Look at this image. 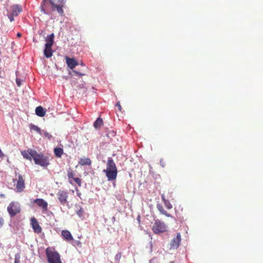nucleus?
Masks as SVG:
<instances>
[{
	"label": "nucleus",
	"instance_id": "nucleus-4",
	"mask_svg": "<svg viewBox=\"0 0 263 263\" xmlns=\"http://www.w3.org/2000/svg\"><path fill=\"white\" fill-rule=\"evenodd\" d=\"M46 255L49 263H62L60 254L54 249L47 248L46 249Z\"/></svg>",
	"mask_w": 263,
	"mask_h": 263
},
{
	"label": "nucleus",
	"instance_id": "nucleus-12",
	"mask_svg": "<svg viewBox=\"0 0 263 263\" xmlns=\"http://www.w3.org/2000/svg\"><path fill=\"white\" fill-rule=\"evenodd\" d=\"M11 11L12 14L16 16L22 11V6L19 5H13L11 7Z\"/></svg>",
	"mask_w": 263,
	"mask_h": 263
},
{
	"label": "nucleus",
	"instance_id": "nucleus-15",
	"mask_svg": "<svg viewBox=\"0 0 263 263\" xmlns=\"http://www.w3.org/2000/svg\"><path fill=\"white\" fill-rule=\"evenodd\" d=\"M66 63L68 66L71 69H73L78 65L77 61L73 58H66Z\"/></svg>",
	"mask_w": 263,
	"mask_h": 263
},
{
	"label": "nucleus",
	"instance_id": "nucleus-1",
	"mask_svg": "<svg viewBox=\"0 0 263 263\" xmlns=\"http://www.w3.org/2000/svg\"><path fill=\"white\" fill-rule=\"evenodd\" d=\"M24 158L31 161L33 159L35 164L46 167L49 164V157L43 153H38L33 149H28L27 151L21 152Z\"/></svg>",
	"mask_w": 263,
	"mask_h": 263
},
{
	"label": "nucleus",
	"instance_id": "nucleus-25",
	"mask_svg": "<svg viewBox=\"0 0 263 263\" xmlns=\"http://www.w3.org/2000/svg\"><path fill=\"white\" fill-rule=\"evenodd\" d=\"M74 173L72 170H69L68 171L67 176L69 179H70V178L73 179V178H74Z\"/></svg>",
	"mask_w": 263,
	"mask_h": 263
},
{
	"label": "nucleus",
	"instance_id": "nucleus-29",
	"mask_svg": "<svg viewBox=\"0 0 263 263\" xmlns=\"http://www.w3.org/2000/svg\"><path fill=\"white\" fill-rule=\"evenodd\" d=\"M72 72L75 73V74H77V75L80 76H83L85 75L84 73L80 72L78 71L77 70H73Z\"/></svg>",
	"mask_w": 263,
	"mask_h": 263
},
{
	"label": "nucleus",
	"instance_id": "nucleus-26",
	"mask_svg": "<svg viewBox=\"0 0 263 263\" xmlns=\"http://www.w3.org/2000/svg\"><path fill=\"white\" fill-rule=\"evenodd\" d=\"M24 80H22V79H21L18 78H16V84H17V86H18V87L21 86L22 82Z\"/></svg>",
	"mask_w": 263,
	"mask_h": 263
},
{
	"label": "nucleus",
	"instance_id": "nucleus-5",
	"mask_svg": "<svg viewBox=\"0 0 263 263\" xmlns=\"http://www.w3.org/2000/svg\"><path fill=\"white\" fill-rule=\"evenodd\" d=\"M21 205L18 202L12 201L7 207V211L11 217H13L21 212Z\"/></svg>",
	"mask_w": 263,
	"mask_h": 263
},
{
	"label": "nucleus",
	"instance_id": "nucleus-3",
	"mask_svg": "<svg viewBox=\"0 0 263 263\" xmlns=\"http://www.w3.org/2000/svg\"><path fill=\"white\" fill-rule=\"evenodd\" d=\"M105 173L108 181L115 180L117 177L118 171L114 160L111 158H108L106 168L103 170Z\"/></svg>",
	"mask_w": 263,
	"mask_h": 263
},
{
	"label": "nucleus",
	"instance_id": "nucleus-24",
	"mask_svg": "<svg viewBox=\"0 0 263 263\" xmlns=\"http://www.w3.org/2000/svg\"><path fill=\"white\" fill-rule=\"evenodd\" d=\"M30 127L31 129L35 130L36 132H37L39 133H41V129L38 126H37L34 124H31Z\"/></svg>",
	"mask_w": 263,
	"mask_h": 263
},
{
	"label": "nucleus",
	"instance_id": "nucleus-27",
	"mask_svg": "<svg viewBox=\"0 0 263 263\" xmlns=\"http://www.w3.org/2000/svg\"><path fill=\"white\" fill-rule=\"evenodd\" d=\"M75 182L79 185V186L81 185V180L79 178H73V179Z\"/></svg>",
	"mask_w": 263,
	"mask_h": 263
},
{
	"label": "nucleus",
	"instance_id": "nucleus-19",
	"mask_svg": "<svg viewBox=\"0 0 263 263\" xmlns=\"http://www.w3.org/2000/svg\"><path fill=\"white\" fill-rule=\"evenodd\" d=\"M44 54V55L47 58L51 57L53 54V51L52 50V47H49L45 46Z\"/></svg>",
	"mask_w": 263,
	"mask_h": 263
},
{
	"label": "nucleus",
	"instance_id": "nucleus-7",
	"mask_svg": "<svg viewBox=\"0 0 263 263\" xmlns=\"http://www.w3.org/2000/svg\"><path fill=\"white\" fill-rule=\"evenodd\" d=\"M13 182L16 185L15 189L18 192H22L25 187V181L20 174H16L15 178L13 179Z\"/></svg>",
	"mask_w": 263,
	"mask_h": 263
},
{
	"label": "nucleus",
	"instance_id": "nucleus-16",
	"mask_svg": "<svg viewBox=\"0 0 263 263\" xmlns=\"http://www.w3.org/2000/svg\"><path fill=\"white\" fill-rule=\"evenodd\" d=\"M156 207L161 214L164 215L168 217H171V215L164 209L163 205L160 203H157Z\"/></svg>",
	"mask_w": 263,
	"mask_h": 263
},
{
	"label": "nucleus",
	"instance_id": "nucleus-37",
	"mask_svg": "<svg viewBox=\"0 0 263 263\" xmlns=\"http://www.w3.org/2000/svg\"><path fill=\"white\" fill-rule=\"evenodd\" d=\"M81 65L84 66V65L83 64V63H82Z\"/></svg>",
	"mask_w": 263,
	"mask_h": 263
},
{
	"label": "nucleus",
	"instance_id": "nucleus-22",
	"mask_svg": "<svg viewBox=\"0 0 263 263\" xmlns=\"http://www.w3.org/2000/svg\"><path fill=\"white\" fill-rule=\"evenodd\" d=\"M63 149L61 147H55L54 149V153L55 156L58 158H61L63 154Z\"/></svg>",
	"mask_w": 263,
	"mask_h": 263
},
{
	"label": "nucleus",
	"instance_id": "nucleus-18",
	"mask_svg": "<svg viewBox=\"0 0 263 263\" xmlns=\"http://www.w3.org/2000/svg\"><path fill=\"white\" fill-rule=\"evenodd\" d=\"M161 199L164 202V205L167 209L170 210L172 209V204L171 203L170 201L165 198V195L164 194L161 195Z\"/></svg>",
	"mask_w": 263,
	"mask_h": 263
},
{
	"label": "nucleus",
	"instance_id": "nucleus-11",
	"mask_svg": "<svg viewBox=\"0 0 263 263\" xmlns=\"http://www.w3.org/2000/svg\"><path fill=\"white\" fill-rule=\"evenodd\" d=\"M33 203H36L38 206L42 208L44 211L47 210V202L43 199L38 198L33 201Z\"/></svg>",
	"mask_w": 263,
	"mask_h": 263
},
{
	"label": "nucleus",
	"instance_id": "nucleus-23",
	"mask_svg": "<svg viewBox=\"0 0 263 263\" xmlns=\"http://www.w3.org/2000/svg\"><path fill=\"white\" fill-rule=\"evenodd\" d=\"M121 256L122 253L121 252H119L116 255L115 257V261L116 263H119Z\"/></svg>",
	"mask_w": 263,
	"mask_h": 263
},
{
	"label": "nucleus",
	"instance_id": "nucleus-34",
	"mask_svg": "<svg viewBox=\"0 0 263 263\" xmlns=\"http://www.w3.org/2000/svg\"><path fill=\"white\" fill-rule=\"evenodd\" d=\"M17 36L18 37H21V36H22V34H21V33H20V32H18V33H17Z\"/></svg>",
	"mask_w": 263,
	"mask_h": 263
},
{
	"label": "nucleus",
	"instance_id": "nucleus-17",
	"mask_svg": "<svg viewBox=\"0 0 263 263\" xmlns=\"http://www.w3.org/2000/svg\"><path fill=\"white\" fill-rule=\"evenodd\" d=\"M79 164L82 166L90 165L91 164V161L89 158H82L80 159Z\"/></svg>",
	"mask_w": 263,
	"mask_h": 263
},
{
	"label": "nucleus",
	"instance_id": "nucleus-6",
	"mask_svg": "<svg viewBox=\"0 0 263 263\" xmlns=\"http://www.w3.org/2000/svg\"><path fill=\"white\" fill-rule=\"evenodd\" d=\"M167 226L163 221L156 219L152 227V231L155 234H159L166 231Z\"/></svg>",
	"mask_w": 263,
	"mask_h": 263
},
{
	"label": "nucleus",
	"instance_id": "nucleus-14",
	"mask_svg": "<svg viewBox=\"0 0 263 263\" xmlns=\"http://www.w3.org/2000/svg\"><path fill=\"white\" fill-rule=\"evenodd\" d=\"M61 234L63 238L66 241H69L73 239L70 232L68 230H63Z\"/></svg>",
	"mask_w": 263,
	"mask_h": 263
},
{
	"label": "nucleus",
	"instance_id": "nucleus-36",
	"mask_svg": "<svg viewBox=\"0 0 263 263\" xmlns=\"http://www.w3.org/2000/svg\"><path fill=\"white\" fill-rule=\"evenodd\" d=\"M170 263H175V261H171Z\"/></svg>",
	"mask_w": 263,
	"mask_h": 263
},
{
	"label": "nucleus",
	"instance_id": "nucleus-32",
	"mask_svg": "<svg viewBox=\"0 0 263 263\" xmlns=\"http://www.w3.org/2000/svg\"><path fill=\"white\" fill-rule=\"evenodd\" d=\"M116 106L118 107L119 110L121 111L122 109V107L119 102L117 103Z\"/></svg>",
	"mask_w": 263,
	"mask_h": 263
},
{
	"label": "nucleus",
	"instance_id": "nucleus-10",
	"mask_svg": "<svg viewBox=\"0 0 263 263\" xmlns=\"http://www.w3.org/2000/svg\"><path fill=\"white\" fill-rule=\"evenodd\" d=\"M31 225L34 231L36 233L39 234L42 232V229L40 226L39 222L35 218L32 217L31 220Z\"/></svg>",
	"mask_w": 263,
	"mask_h": 263
},
{
	"label": "nucleus",
	"instance_id": "nucleus-30",
	"mask_svg": "<svg viewBox=\"0 0 263 263\" xmlns=\"http://www.w3.org/2000/svg\"><path fill=\"white\" fill-rule=\"evenodd\" d=\"M4 223V220L3 218H0V228H1Z\"/></svg>",
	"mask_w": 263,
	"mask_h": 263
},
{
	"label": "nucleus",
	"instance_id": "nucleus-2",
	"mask_svg": "<svg viewBox=\"0 0 263 263\" xmlns=\"http://www.w3.org/2000/svg\"><path fill=\"white\" fill-rule=\"evenodd\" d=\"M63 5V0H50L49 4L48 3V0H44V4L41 6V10L46 14H51L56 10L60 15H62L64 13Z\"/></svg>",
	"mask_w": 263,
	"mask_h": 263
},
{
	"label": "nucleus",
	"instance_id": "nucleus-31",
	"mask_svg": "<svg viewBox=\"0 0 263 263\" xmlns=\"http://www.w3.org/2000/svg\"><path fill=\"white\" fill-rule=\"evenodd\" d=\"M14 16H13V15L12 14V13H11V14H10V15H9L8 17H9V20H10V21L11 22H12V21H13L14 20V18H13Z\"/></svg>",
	"mask_w": 263,
	"mask_h": 263
},
{
	"label": "nucleus",
	"instance_id": "nucleus-9",
	"mask_svg": "<svg viewBox=\"0 0 263 263\" xmlns=\"http://www.w3.org/2000/svg\"><path fill=\"white\" fill-rule=\"evenodd\" d=\"M181 240V234L178 233L177 236L171 240L170 242L171 248L173 249H177L180 245Z\"/></svg>",
	"mask_w": 263,
	"mask_h": 263
},
{
	"label": "nucleus",
	"instance_id": "nucleus-8",
	"mask_svg": "<svg viewBox=\"0 0 263 263\" xmlns=\"http://www.w3.org/2000/svg\"><path fill=\"white\" fill-rule=\"evenodd\" d=\"M57 195L58 199L61 204L65 205L68 203V193L67 191L64 190H59Z\"/></svg>",
	"mask_w": 263,
	"mask_h": 263
},
{
	"label": "nucleus",
	"instance_id": "nucleus-13",
	"mask_svg": "<svg viewBox=\"0 0 263 263\" xmlns=\"http://www.w3.org/2000/svg\"><path fill=\"white\" fill-rule=\"evenodd\" d=\"M54 35L53 33H51L49 35H47L45 39V41L46 43L45 46L49 47H52L54 43Z\"/></svg>",
	"mask_w": 263,
	"mask_h": 263
},
{
	"label": "nucleus",
	"instance_id": "nucleus-33",
	"mask_svg": "<svg viewBox=\"0 0 263 263\" xmlns=\"http://www.w3.org/2000/svg\"><path fill=\"white\" fill-rule=\"evenodd\" d=\"M82 213H83V211H82L81 210L77 212V214L80 216H81V215L82 214Z\"/></svg>",
	"mask_w": 263,
	"mask_h": 263
},
{
	"label": "nucleus",
	"instance_id": "nucleus-35",
	"mask_svg": "<svg viewBox=\"0 0 263 263\" xmlns=\"http://www.w3.org/2000/svg\"><path fill=\"white\" fill-rule=\"evenodd\" d=\"M176 214H178L179 215H180V214L179 213V210H178V209H176Z\"/></svg>",
	"mask_w": 263,
	"mask_h": 263
},
{
	"label": "nucleus",
	"instance_id": "nucleus-20",
	"mask_svg": "<svg viewBox=\"0 0 263 263\" xmlns=\"http://www.w3.org/2000/svg\"><path fill=\"white\" fill-rule=\"evenodd\" d=\"M45 113L46 111L44 110V108L41 106H37L35 108L36 115L40 117H44L45 115Z\"/></svg>",
	"mask_w": 263,
	"mask_h": 263
},
{
	"label": "nucleus",
	"instance_id": "nucleus-28",
	"mask_svg": "<svg viewBox=\"0 0 263 263\" xmlns=\"http://www.w3.org/2000/svg\"><path fill=\"white\" fill-rule=\"evenodd\" d=\"M20 256L19 254H16L15 255L14 263H20Z\"/></svg>",
	"mask_w": 263,
	"mask_h": 263
},
{
	"label": "nucleus",
	"instance_id": "nucleus-21",
	"mask_svg": "<svg viewBox=\"0 0 263 263\" xmlns=\"http://www.w3.org/2000/svg\"><path fill=\"white\" fill-rule=\"evenodd\" d=\"M103 124V121L102 118L99 117L93 123V126L96 129H99Z\"/></svg>",
	"mask_w": 263,
	"mask_h": 263
}]
</instances>
